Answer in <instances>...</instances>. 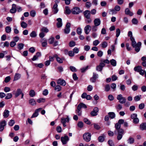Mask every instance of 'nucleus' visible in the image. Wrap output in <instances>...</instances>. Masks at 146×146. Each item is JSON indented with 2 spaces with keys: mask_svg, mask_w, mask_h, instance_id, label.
I'll use <instances>...</instances> for the list:
<instances>
[{
  "mask_svg": "<svg viewBox=\"0 0 146 146\" xmlns=\"http://www.w3.org/2000/svg\"><path fill=\"white\" fill-rule=\"evenodd\" d=\"M130 40L131 41L132 46L135 48V51L137 52H139L140 50V47L141 46V43L140 42H138L137 43L135 41V39L133 37L130 38Z\"/></svg>",
  "mask_w": 146,
  "mask_h": 146,
  "instance_id": "obj_1",
  "label": "nucleus"
},
{
  "mask_svg": "<svg viewBox=\"0 0 146 146\" xmlns=\"http://www.w3.org/2000/svg\"><path fill=\"white\" fill-rule=\"evenodd\" d=\"M117 99L119 100V102L121 104H124L126 101V98L123 97L121 94L118 95L117 97Z\"/></svg>",
  "mask_w": 146,
  "mask_h": 146,
  "instance_id": "obj_2",
  "label": "nucleus"
},
{
  "mask_svg": "<svg viewBox=\"0 0 146 146\" xmlns=\"http://www.w3.org/2000/svg\"><path fill=\"white\" fill-rule=\"evenodd\" d=\"M91 137V134L89 133H85L83 135V139L86 142H89L90 141Z\"/></svg>",
  "mask_w": 146,
  "mask_h": 146,
  "instance_id": "obj_3",
  "label": "nucleus"
},
{
  "mask_svg": "<svg viewBox=\"0 0 146 146\" xmlns=\"http://www.w3.org/2000/svg\"><path fill=\"white\" fill-rule=\"evenodd\" d=\"M123 122L124 120L123 119H120L119 120L118 122L115 125V127L116 129V130L121 128V125L123 124Z\"/></svg>",
  "mask_w": 146,
  "mask_h": 146,
  "instance_id": "obj_4",
  "label": "nucleus"
},
{
  "mask_svg": "<svg viewBox=\"0 0 146 146\" xmlns=\"http://www.w3.org/2000/svg\"><path fill=\"white\" fill-rule=\"evenodd\" d=\"M71 24L70 23H67L66 25L65 29H64V32L66 34H68L70 31V27Z\"/></svg>",
  "mask_w": 146,
  "mask_h": 146,
  "instance_id": "obj_5",
  "label": "nucleus"
},
{
  "mask_svg": "<svg viewBox=\"0 0 146 146\" xmlns=\"http://www.w3.org/2000/svg\"><path fill=\"white\" fill-rule=\"evenodd\" d=\"M69 121V118L68 116H67V117L65 118L62 117L61 119V122L62 124L63 125L64 127L66 126V125L65 124L66 122H68Z\"/></svg>",
  "mask_w": 146,
  "mask_h": 146,
  "instance_id": "obj_6",
  "label": "nucleus"
},
{
  "mask_svg": "<svg viewBox=\"0 0 146 146\" xmlns=\"http://www.w3.org/2000/svg\"><path fill=\"white\" fill-rule=\"evenodd\" d=\"M69 138L68 136L65 135L61 138V140L62 144L64 145L66 144L69 140Z\"/></svg>",
  "mask_w": 146,
  "mask_h": 146,
  "instance_id": "obj_7",
  "label": "nucleus"
},
{
  "mask_svg": "<svg viewBox=\"0 0 146 146\" xmlns=\"http://www.w3.org/2000/svg\"><path fill=\"white\" fill-rule=\"evenodd\" d=\"M54 57L56 58L57 61L59 63H62L63 62V60H64L65 59L64 58L62 57L60 58L58 57L57 54H55L54 55Z\"/></svg>",
  "mask_w": 146,
  "mask_h": 146,
  "instance_id": "obj_8",
  "label": "nucleus"
},
{
  "mask_svg": "<svg viewBox=\"0 0 146 146\" xmlns=\"http://www.w3.org/2000/svg\"><path fill=\"white\" fill-rule=\"evenodd\" d=\"M6 125V122L5 120L0 122V131H2L4 128V127Z\"/></svg>",
  "mask_w": 146,
  "mask_h": 146,
  "instance_id": "obj_9",
  "label": "nucleus"
},
{
  "mask_svg": "<svg viewBox=\"0 0 146 146\" xmlns=\"http://www.w3.org/2000/svg\"><path fill=\"white\" fill-rule=\"evenodd\" d=\"M91 30V27L90 25H88L86 26L84 28V31L86 35L88 34Z\"/></svg>",
  "mask_w": 146,
  "mask_h": 146,
  "instance_id": "obj_10",
  "label": "nucleus"
},
{
  "mask_svg": "<svg viewBox=\"0 0 146 146\" xmlns=\"http://www.w3.org/2000/svg\"><path fill=\"white\" fill-rule=\"evenodd\" d=\"M98 78V75L95 72L93 73V76L90 79V81L91 82L94 83L96 81V79Z\"/></svg>",
  "mask_w": 146,
  "mask_h": 146,
  "instance_id": "obj_11",
  "label": "nucleus"
},
{
  "mask_svg": "<svg viewBox=\"0 0 146 146\" xmlns=\"http://www.w3.org/2000/svg\"><path fill=\"white\" fill-rule=\"evenodd\" d=\"M98 109L97 107H95L91 113V114L92 116H95L97 115V112L98 111Z\"/></svg>",
  "mask_w": 146,
  "mask_h": 146,
  "instance_id": "obj_12",
  "label": "nucleus"
},
{
  "mask_svg": "<svg viewBox=\"0 0 146 146\" xmlns=\"http://www.w3.org/2000/svg\"><path fill=\"white\" fill-rule=\"evenodd\" d=\"M41 108L36 109L35 111V112L33 113L32 115L31 118H33L37 117L38 115V112L42 110Z\"/></svg>",
  "mask_w": 146,
  "mask_h": 146,
  "instance_id": "obj_13",
  "label": "nucleus"
},
{
  "mask_svg": "<svg viewBox=\"0 0 146 146\" xmlns=\"http://www.w3.org/2000/svg\"><path fill=\"white\" fill-rule=\"evenodd\" d=\"M94 23L95 25L98 26L101 24V20L99 18H96L94 19Z\"/></svg>",
  "mask_w": 146,
  "mask_h": 146,
  "instance_id": "obj_14",
  "label": "nucleus"
},
{
  "mask_svg": "<svg viewBox=\"0 0 146 146\" xmlns=\"http://www.w3.org/2000/svg\"><path fill=\"white\" fill-rule=\"evenodd\" d=\"M58 23H56L57 27L58 28H60L62 26V20L60 18H58L57 19Z\"/></svg>",
  "mask_w": 146,
  "mask_h": 146,
  "instance_id": "obj_15",
  "label": "nucleus"
},
{
  "mask_svg": "<svg viewBox=\"0 0 146 146\" xmlns=\"http://www.w3.org/2000/svg\"><path fill=\"white\" fill-rule=\"evenodd\" d=\"M22 93V90L20 88L17 89L16 92L14 94L15 95V97H17L19 95Z\"/></svg>",
  "mask_w": 146,
  "mask_h": 146,
  "instance_id": "obj_16",
  "label": "nucleus"
},
{
  "mask_svg": "<svg viewBox=\"0 0 146 146\" xmlns=\"http://www.w3.org/2000/svg\"><path fill=\"white\" fill-rule=\"evenodd\" d=\"M84 15L85 17L87 19H89L90 16V11L88 10L85 11L84 12Z\"/></svg>",
  "mask_w": 146,
  "mask_h": 146,
  "instance_id": "obj_17",
  "label": "nucleus"
},
{
  "mask_svg": "<svg viewBox=\"0 0 146 146\" xmlns=\"http://www.w3.org/2000/svg\"><path fill=\"white\" fill-rule=\"evenodd\" d=\"M58 84L62 86H65L66 85V83L65 80L61 79H59L57 82Z\"/></svg>",
  "mask_w": 146,
  "mask_h": 146,
  "instance_id": "obj_18",
  "label": "nucleus"
},
{
  "mask_svg": "<svg viewBox=\"0 0 146 146\" xmlns=\"http://www.w3.org/2000/svg\"><path fill=\"white\" fill-rule=\"evenodd\" d=\"M29 103L32 106H35L36 104V101L33 99H31L29 100Z\"/></svg>",
  "mask_w": 146,
  "mask_h": 146,
  "instance_id": "obj_19",
  "label": "nucleus"
},
{
  "mask_svg": "<svg viewBox=\"0 0 146 146\" xmlns=\"http://www.w3.org/2000/svg\"><path fill=\"white\" fill-rule=\"evenodd\" d=\"M108 114L111 119H113L115 117V114L113 112H109L108 113Z\"/></svg>",
  "mask_w": 146,
  "mask_h": 146,
  "instance_id": "obj_20",
  "label": "nucleus"
},
{
  "mask_svg": "<svg viewBox=\"0 0 146 146\" xmlns=\"http://www.w3.org/2000/svg\"><path fill=\"white\" fill-rule=\"evenodd\" d=\"M42 45L43 47L46 46L47 45V40L45 38H42L41 39Z\"/></svg>",
  "mask_w": 146,
  "mask_h": 146,
  "instance_id": "obj_21",
  "label": "nucleus"
},
{
  "mask_svg": "<svg viewBox=\"0 0 146 146\" xmlns=\"http://www.w3.org/2000/svg\"><path fill=\"white\" fill-rule=\"evenodd\" d=\"M72 13L73 14H78L80 12H82V11L80 10H72Z\"/></svg>",
  "mask_w": 146,
  "mask_h": 146,
  "instance_id": "obj_22",
  "label": "nucleus"
},
{
  "mask_svg": "<svg viewBox=\"0 0 146 146\" xmlns=\"http://www.w3.org/2000/svg\"><path fill=\"white\" fill-rule=\"evenodd\" d=\"M140 128L141 130H146V123H143L141 124L140 126Z\"/></svg>",
  "mask_w": 146,
  "mask_h": 146,
  "instance_id": "obj_23",
  "label": "nucleus"
},
{
  "mask_svg": "<svg viewBox=\"0 0 146 146\" xmlns=\"http://www.w3.org/2000/svg\"><path fill=\"white\" fill-rule=\"evenodd\" d=\"M21 77L20 74L19 73H16L14 78V81L17 80L19 79Z\"/></svg>",
  "mask_w": 146,
  "mask_h": 146,
  "instance_id": "obj_24",
  "label": "nucleus"
},
{
  "mask_svg": "<svg viewBox=\"0 0 146 146\" xmlns=\"http://www.w3.org/2000/svg\"><path fill=\"white\" fill-rule=\"evenodd\" d=\"M110 62L111 65L113 66H116L117 62L114 59H112L110 61Z\"/></svg>",
  "mask_w": 146,
  "mask_h": 146,
  "instance_id": "obj_25",
  "label": "nucleus"
},
{
  "mask_svg": "<svg viewBox=\"0 0 146 146\" xmlns=\"http://www.w3.org/2000/svg\"><path fill=\"white\" fill-rule=\"evenodd\" d=\"M125 12L126 14L130 16H133V13L131 11L129 10H125Z\"/></svg>",
  "mask_w": 146,
  "mask_h": 146,
  "instance_id": "obj_26",
  "label": "nucleus"
},
{
  "mask_svg": "<svg viewBox=\"0 0 146 146\" xmlns=\"http://www.w3.org/2000/svg\"><path fill=\"white\" fill-rule=\"evenodd\" d=\"M9 111L7 110H5L3 113V116L4 117H7L9 115Z\"/></svg>",
  "mask_w": 146,
  "mask_h": 146,
  "instance_id": "obj_27",
  "label": "nucleus"
},
{
  "mask_svg": "<svg viewBox=\"0 0 146 146\" xmlns=\"http://www.w3.org/2000/svg\"><path fill=\"white\" fill-rule=\"evenodd\" d=\"M105 136L104 134L99 136L98 138L99 141L100 142H103L104 140Z\"/></svg>",
  "mask_w": 146,
  "mask_h": 146,
  "instance_id": "obj_28",
  "label": "nucleus"
},
{
  "mask_svg": "<svg viewBox=\"0 0 146 146\" xmlns=\"http://www.w3.org/2000/svg\"><path fill=\"white\" fill-rule=\"evenodd\" d=\"M141 69V67L139 66L135 67L134 68V70L135 71L137 72H139Z\"/></svg>",
  "mask_w": 146,
  "mask_h": 146,
  "instance_id": "obj_29",
  "label": "nucleus"
},
{
  "mask_svg": "<svg viewBox=\"0 0 146 146\" xmlns=\"http://www.w3.org/2000/svg\"><path fill=\"white\" fill-rule=\"evenodd\" d=\"M117 131L118 132V134H122L123 135L124 133V130L121 128H120L117 129V130H115V133Z\"/></svg>",
  "mask_w": 146,
  "mask_h": 146,
  "instance_id": "obj_30",
  "label": "nucleus"
},
{
  "mask_svg": "<svg viewBox=\"0 0 146 146\" xmlns=\"http://www.w3.org/2000/svg\"><path fill=\"white\" fill-rule=\"evenodd\" d=\"M101 47L103 48H106L108 45L107 42L106 41L102 42L101 44Z\"/></svg>",
  "mask_w": 146,
  "mask_h": 146,
  "instance_id": "obj_31",
  "label": "nucleus"
},
{
  "mask_svg": "<svg viewBox=\"0 0 146 146\" xmlns=\"http://www.w3.org/2000/svg\"><path fill=\"white\" fill-rule=\"evenodd\" d=\"M134 138L131 137H129V139L127 140L128 143L130 144L133 143L134 142Z\"/></svg>",
  "mask_w": 146,
  "mask_h": 146,
  "instance_id": "obj_32",
  "label": "nucleus"
},
{
  "mask_svg": "<svg viewBox=\"0 0 146 146\" xmlns=\"http://www.w3.org/2000/svg\"><path fill=\"white\" fill-rule=\"evenodd\" d=\"M120 10H111L109 12L110 14L114 15L116 14Z\"/></svg>",
  "mask_w": 146,
  "mask_h": 146,
  "instance_id": "obj_33",
  "label": "nucleus"
},
{
  "mask_svg": "<svg viewBox=\"0 0 146 146\" xmlns=\"http://www.w3.org/2000/svg\"><path fill=\"white\" fill-rule=\"evenodd\" d=\"M11 9H21V7L19 6H17L16 5L14 4H13L12 5V8Z\"/></svg>",
  "mask_w": 146,
  "mask_h": 146,
  "instance_id": "obj_34",
  "label": "nucleus"
},
{
  "mask_svg": "<svg viewBox=\"0 0 146 146\" xmlns=\"http://www.w3.org/2000/svg\"><path fill=\"white\" fill-rule=\"evenodd\" d=\"M21 26L23 28H26L27 26V24L24 21L21 22Z\"/></svg>",
  "mask_w": 146,
  "mask_h": 146,
  "instance_id": "obj_35",
  "label": "nucleus"
},
{
  "mask_svg": "<svg viewBox=\"0 0 146 146\" xmlns=\"http://www.w3.org/2000/svg\"><path fill=\"white\" fill-rule=\"evenodd\" d=\"M40 31L43 33H48L49 31L48 30L47 28L44 27L41 29Z\"/></svg>",
  "mask_w": 146,
  "mask_h": 146,
  "instance_id": "obj_36",
  "label": "nucleus"
},
{
  "mask_svg": "<svg viewBox=\"0 0 146 146\" xmlns=\"http://www.w3.org/2000/svg\"><path fill=\"white\" fill-rule=\"evenodd\" d=\"M54 38L53 37H51L48 39V42L50 44H52L54 42Z\"/></svg>",
  "mask_w": 146,
  "mask_h": 146,
  "instance_id": "obj_37",
  "label": "nucleus"
},
{
  "mask_svg": "<svg viewBox=\"0 0 146 146\" xmlns=\"http://www.w3.org/2000/svg\"><path fill=\"white\" fill-rule=\"evenodd\" d=\"M30 36L32 37L35 38L37 34L35 31H33L30 34Z\"/></svg>",
  "mask_w": 146,
  "mask_h": 146,
  "instance_id": "obj_38",
  "label": "nucleus"
},
{
  "mask_svg": "<svg viewBox=\"0 0 146 146\" xmlns=\"http://www.w3.org/2000/svg\"><path fill=\"white\" fill-rule=\"evenodd\" d=\"M29 95L31 97H33L35 95V92L33 90H31L29 92Z\"/></svg>",
  "mask_w": 146,
  "mask_h": 146,
  "instance_id": "obj_39",
  "label": "nucleus"
},
{
  "mask_svg": "<svg viewBox=\"0 0 146 146\" xmlns=\"http://www.w3.org/2000/svg\"><path fill=\"white\" fill-rule=\"evenodd\" d=\"M36 12L34 10L31 11L30 12V15L32 17H34L35 16Z\"/></svg>",
  "mask_w": 146,
  "mask_h": 146,
  "instance_id": "obj_40",
  "label": "nucleus"
},
{
  "mask_svg": "<svg viewBox=\"0 0 146 146\" xmlns=\"http://www.w3.org/2000/svg\"><path fill=\"white\" fill-rule=\"evenodd\" d=\"M5 30L6 33H9L11 31V28L9 26H7L6 27Z\"/></svg>",
  "mask_w": 146,
  "mask_h": 146,
  "instance_id": "obj_41",
  "label": "nucleus"
},
{
  "mask_svg": "<svg viewBox=\"0 0 146 146\" xmlns=\"http://www.w3.org/2000/svg\"><path fill=\"white\" fill-rule=\"evenodd\" d=\"M122 108V105L120 104H118L117 106H116V108L117 111H119L121 110Z\"/></svg>",
  "mask_w": 146,
  "mask_h": 146,
  "instance_id": "obj_42",
  "label": "nucleus"
},
{
  "mask_svg": "<svg viewBox=\"0 0 146 146\" xmlns=\"http://www.w3.org/2000/svg\"><path fill=\"white\" fill-rule=\"evenodd\" d=\"M110 89V86L109 84L106 85L105 87V91L106 92L109 91Z\"/></svg>",
  "mask_w": 146,
  "mask_h": 146,
  "instance_id": "obj_43",
  "label": "nucleus"
},
{
  "mask_svg": "<svg viewBox=\"0 0 146 146\" xmlns=\"http://www.w3.org/2000/svg\"><path fill=\"white\" fill-rule=\"evenodd\" d=\"M12 97V95L11 93H9L7 94V95L5 98V99L7 100L10 99Z\"/></svg>",
  "mask_w": 146,
  "mask_h": 146,
  "instance_id": "obj_44",
  "label": "nucleus"
},
{
  "mask_svg": "<svg viewBox=\"0 0 146 146\" xmlns=\"http://www.w3.org/2000/svg\"><path fill=\"white\" fill-rule=\"evenodd\" d=\"M93 125H94V128L96 129L97 130H99L100 129V125L98 124L94 123L93 124Z\"/></svg>",
  "mask_w": 146,
  "mask_h": 146,
  "instance_id": "obj_45",
  "label": "nucleus"
},
{
  "mask_svg": "<svg viewBox=\"0 0 146 146\" xmlns=\"http://www.w3.org/2000/svg\"><path fill=\"white\" fill-rule=\"evenodd\" d=\"M36 101L38 103H44L45 101V99L43 98H40L37 99Z\"/></svg>",
  "mask_w": 146,
  "mask_h": 146,
  "instance_id": "obj_46",
  "label": "nucleus"
},
{
  "mask_svg": "<svg viewBox=\"0 0 146 146\" xmlns=\"http://www.w3.org/2000/svg\"><path fill=\"white\" fill-rule=\"evenodd\" d=\"M76 32L77 34L80 35L82 33V29L80 27H78L77 29Z\"/></svg>",
  "mask_w": 146,
  "mask_h": 146,
  "instance_id": "obj_47",
  "label": "nucleus"
},
{
  "mask_svg": "<svg viewBox=\"0 0 146 146\" xmlns=\"http://www.w3.org/2000/svg\"><path fill=\"white\" fill-rule=\"evenodd\" d=\"M15 123L14 120L13 119L11 120L8 123L9 125L11 126H13Z\"/></svg>",
  "mask_w": 146,
  "mask_h": 146,
  "instance_id": "obj_48",
  "label": "nucleus"
},
{
  "mask_svg": "<svg viewBox=\"0 0 146 146\" xmlns=\"http://www.w3.org/2000/svg\"><path fill=\"white\" fill-rule=\"evenodd\" d=\"M34 65L35 66L38 67L39 68H42L44 66V64L42 63H40L38 64H34Z\"/></svg>",
  "mask_w": 146,
  "mask_h": 146,
  "instance_id": "obj_49",
  "label": "nucleus"
},
{
  "mask_svg": "<svg viewBox=\"0 0 146 146\" xmlns=\"http://www.w3.org/2000/svg\"><path fill=\"white\" fill-rule=\"evenodd\" d=\"M141 95L137 96H135L134 98V99L136 101H139L141 98Z\"/></svg>",
  "mask_w": 146,
  "mask_h": 146,
  "instance_id": "obj_50",
  "label": "nucleus"
},
{
  "mask_svg": "<svg viewBox=\"0 0 146 146\" xmlns=\"http://www.w3.org/2000/svg\"><path fill=\"white\" fill-rule=\"evenodd\" d=\"M108 144L110 146H114V144L113 141L111 140H109L108 141Z\"/></svg>",
  "mask_w": 146,
  "mask_h": 146,
  "instance_id": "obj_51",
  "label": "nucleus"
},
{
  "mask_svg": "<svg viewBox=\"0 0 146 146\" xmlns=\"http://www.w3.org/2000/svg\"><path fill=\"white\" fill-rule=\"evenodd\" d=\"M69 68L70 70L73 72H76L77 71L76 69L73 66H71Z\"/></svg>",
  "mask_w": 146,
  "mask_h": 146,
  "instance_id": "obj_52",
  "label": "nucleus"
},
{
  "mask_svg": "<svg viewBox=\"0 0 146 146\" xmlns=\"http://www.w3.org/2000/svg\"><path fill=\"white\" fill-rule=\"evenodd\" d=\"M24 46V44L23 43H20L18 44V48L20 50H21L23 49Z\"/></svg>",
  "mask_w": 146,
  "mask_h": 146,
  "instance_id": "obj_53",
  "label": "nucleus"
},
{
  "mask_svg": "<svg viewBox=\"0 0 146 146\" xmlns=\"http://www.w3.org/2000/svg\"><path fill=\"white\" fill-rule=\"evenodd\" d=\"M55 90L57 91L58 92L60 91L61 89V87L59 85L56 86L55 88Z\"/></svg>",
  "mask_w": 146,
  "mask_h": 146,
  "instance_id": "obj_54",
  "label": "nucleus"
},
{
  "mask_svg": "<svg viewBox=\"0 0 146 146\" xmlns=\"http://www.w3.org/2000/svg\"><path fill=\"white\" fill-rule=\"evenodd\" d=\"M138 89V86L136 85H134L132 87V89L133 91H136Z\"/></svg>",
  "mask_w": 146,
  "mask_h": 146,
  "instance_id": "obj_55",
  "label": "nucleus"
},
{
  "mask_svg": "<svg viewBox=\"0 0 146 146\" xmlns=\"http://www.w3.org/2000/svg\"><path fill=\"white\" fill-rule=\"evenodd\" d=\"M131 117L133 120L137 118V115L136 113H133L131 115Z\"/></svg>",
  "mask_w": 146,
  "mask_h": 146,
  "instance_id": "obj_56",
  "label": "nucleus"
},
{
  "mask_svg": "<svg viewBox=\"0 0 146 146\" xmlns=\"http://www.w3.org/2000/svg\"><path fill=\"white\" fill-rule=\"evenodd\" d=\"M75 45V42L73 41H71L69 43V45L70 47H72Z\"/></svg>",
  "mask_w": 146,
  "mask_h": 146,
  "instance_id": "obj_57",
  "label": "nucleus"
},
{
  "mask_svg": "<svg viewBox=\"0 0 146 146\" xmlns=\"http://www.w3.org/2000/svg\"><path fill=\"white\" fill-rule=\"evenodd\" d=\"M132 22L133 24L134 25H137L138 23V21L135 18H133L132 20Z\"/></svg>",
  "mask_w": 146,
  "mask_h": 146,
  "instance_id": "obj_58",
  "label": "nucleus"
},
{
  "mask_svg": "<svg viewBox=\"0 0 146 146\" xmlns=\"http://www.w3.org/2000/svg\"><path fill=\"white\" fill-rule=\"evenodd\" d=\"M91 6V3L90 2L88 1L86 3L85 6L87 8H89Z\"/></svg>",
  "mask_w": 146,
  "mask_h": 146,
  "instance_id": "obj_59",
  "label": "nucleus"
},
{
  "mask_svg": "<svg viewBox=\"0 0 146 146\" xmlns=\"http://www.w3.org/2000/svg\"><path fill=\"white\" fill-rule=\"evenodd\" d=\"M68 54L70 56L72 57L74 56V54L73 51L70 50L68 52Z\"/></svg>",
  "mask_w": 146,
  "mask_h": 146,
  "instance_id": "obj_60",
  "label": "nucleus"
},
{
  "mask_svg": "<svg viewBox=\"0 0 146 146\" xmlns=\"http://www.w3.org/2000/svg\"><path fill=\"white\" fill-rule=\"evenodd\" d=\"M103 68H102L99 65L97 66L96 68V70L97 71H101L102 70Z\"/></svg>",
  "mask_w": 146,
  "mask_h": 146,
  "instance_id": "obj_61",
  "label": "nucleus"
},
{
  "mask_svg": "<svg viewBox=\"0 0 146 146\" xmlns=\"http://www.w3.org/2000/svg\"><path fill=\"white\" fill-rule=\"evenodd\" d=\"M77 125L80 128H82L83 126V123L82 122L80 121L78 122Z\"/></svg>",
  "mask_w": 146,
  "mask_h": 146,
  "instance_id": "obj_62",
  "label": "nucleus"
},
{
  "mask_svg": "<svg viewBox=\"0 0 146 146\" xmlns=\"http://www.w3.org/2000/svg\"><path fill=\"white\" fill-rule=\"evenodd\" d=\"M79 50L78 48L77 47H75L73 49V51L74 53L77 54L78 53Z\"/></svg>",
  "mask_w": 146,
  "mask_h": 146,
  "instance_id": "obj_63",
  "label": "nucleus"
},
{
  "mask_svg": "<svg viewBox=\"0 0 146 146\" xmlns=\"http://www.w3.org/2000/svg\"><path fill=\"white\" fill-rule=\"evenodd\" d=\"M100 43L99 41L97 40H95L93 42V45L96 46H97Z\"/></svg>",
  "mask_w": 146,
  "mask_h": 146,
  "instance_id": "obj_64",
  "label": "nucleus"
}]
</instances>
